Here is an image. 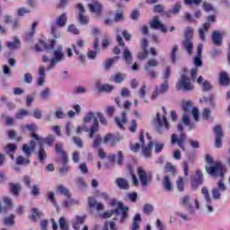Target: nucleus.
<instances>
[{"mask_svg":"<svg viewBox=\"0 0 230 230\" xmlns=\"http://www.w3.org/2000/svg\"><path fill=\"white\" fill-rule=\"evenodd\" d=\"M179 12H181V4L177 3L175 4L173 9L169 10L167 13L176 15V13H179Z\"/></svg>","mask_w":230,"mask_h":230,"instance_id":"774afa93","label":"nucleus"},{"mask_svg":"<svg viewBox=\"0 0 230 230\" xmlns=\"http://www.w3.org/2000/svg\"><path fill=\"white\" fill-rule=\"evenodd\" d=\"M176 186L178 191H184V179L182 177H179L176 181Z\"/></svg>","mask_w":230,"mask_h":230,"instance_id":"680f3d73","label":"nucleus"},{"mask_svg":"<svg viewBox=\"0 0 230 230\" xmlns=\"http://www.w3.org/2000/svg\"><path fill=\"white\" fill-rule=\"evenodd\" d=\"M31 137L33 139H35V141H37L39 146H40V149L38 151V159L40 163H42V161H45V159L48 158V154L46 153V150L44 149V146H42V139H40V137H39V135L33 133L31 135Z\"/></svg>","mask_w":230,"mask_h":230,"instance_id":"f8f14e48","label":"nucleus"},{"mask_svg":"<svg viewBox=\"0 0 230 230\" xmlns=\"http://www.w3.org/2000/svg\"><path fill=\"white\" fill-rule=\"evenodd\" d=\"M177 51H179V45H173L171 50V60L172 64L177 62Z\"/></svg>","mask_w":230,"mask_h":230,"instance_id":"09e8293b","label":"nucleus"},{"mask_svg":"<svg viewBox=\"0 0 230 230\" xmlns=\"http://www.w3.org/2000/svg\"><path fill=\"white\" fill-rule=\"evenodd\" d=\"M162 186H164L165 191H172L173 190V185L172 184L170 175L164 177V181L162 182Z\"/></svg>","mask_w":230,"mask_h":230,"instance_id":"7c9ffc66","label":"nucleus"},{"mask_svg":"<svg viewBox=\"0 0 230 230\" xmlns=\"http://www.w3.org/2000/svg\"><path fill=\"white\" fill-rule=\"evenodd\" d=\"M204 211L208 216L215 215V206H213V200L205 201Z\"/></svg>","mask_w":230,"mask_h":230,"instance_id":"473e14b6","label":"nucleus"},{"mask_svg":"<svg viewBox=\"0 0 230 230\" xmlns=\"http://www.w3.org/2000/svg\"><path fill=\"white\" fill-rule=\"evenodd\" d=\"M57 42L56 40H52L49 43H46L44 40H40L36 44V51H51L53 49L55 43Z\"/></svg>","mask_w":230,"mask_h":230,"instance_id":"a211bd4d","label":"nucleus"},{"mask_svg":"<svg viewBox=\"0 0 230 230\" xmlns=\"http://www.w3.org/2000/svg\"><path fill=\"white\" fill-rule=\"evenodd\" d=\"M116 184L120 190H128L130 188L128 181L125 178H117Z\"/></svg>","mask_w":230,"mask_h":230,"instance_id":"c9c22d12","label":"nucleus"},{"mask_svg":"<svg viewBox=\"0 0 230 230\" xmlns=\"http://www.w3.org/2000/svg\"><path fill=\"white\" fill-rule=\"evenodd\" d=\"M59 227L61 230H67L69 226L67 225V220L64 217L59 218Z\"/></svg>","mask_w":230,"mask_h":230,"instance_id":"0e129e2a","label":"nucleus"},{"mask_svg":"<svg viewBox=\"0 0 230 230\" xmlns=\"http://www.w3.org/2000/svg\"><path fill=\"white\" fill-rule=\"evenodd\" d=\"M149 24L150 28H152L153 30H161L163 33H166V27H164L161 21H159V16H154L153 20L149 22Z\"/></svg>","mask_w":230,"mask_h":230,"instance_id":"412c9836","label":"nucleus"},{"mask_svg":"<svg viewBox=\"0 0 230 230\" xmlns=\"http://www.w3.org/2000/svg\"><path fill=\"white\" fill-rule=\"evenodd\" d=\"M85 48V40H78L75 44H73V49L75 55L79 56L81 62L85 60V57L82 55L84 49Z\"/></svg>","mask_w":230,"mask_h":230,"instance_id":"ddd939ff","label":"nucleus"},{"mask_svg":"<svg viewBox=\"0 0 230 230\" xmlns=\"http://www.w3.org/2000/svg\"><path fill=\"white\" fill-rule=\"evenodd\" d=\"M162 111L164 112V116L161 117V114L159 113H156V118L155 119V122L157 123V125H159V127H164L165 128H168L169 126H168V120L166 119V108L165 107H163L162 108Z\"/></svg>","mask_w":230,"mask_h":230,"instance_id":"6ab92c4d","label":"nucleus"},{"mask_svg":"<svg viewBox=\"0 0 230 230\" xmlns=\"http://www.w3.org/2000/svg\"><path fill=\"white\" fill-rule=\"evenodd\" d=\"M93 49L95 50H89L87 53V57L91 60H94L98 53H100V39L99 38H95V41L93 43Z\"/></svg>","mask_w":230,"mask_h":230,"instance_id":"b1692460","label":"nucleus"},{"mask_svg":"<svg viewBox=\"0 0 230 230\" xmlns=\"http://www.w3.org/2000/svg\"><path fill=\"white\" fill-rule=\"evenodd\" d=\"M58 193H60L61 195H65V197H71V194L69 193V190H67V188L59 185L58 187Z\"/></svg>","mask_w":230,"mask_h":230,"instance_id":"052dcab7","label":"nucleus"},{"mask_svg":"<svg viewBox=\"0 0 230 230\" xmlns=\"http://www.w3.org/2000/svg\"><path fill=\"white\" fill-rule=\"evenodd\" d=\"M102 143H103V138L102 136H96L93 142V148H98V146H101Z\"/></svg>","mask_w":230,"mask_h":230,"instance_id":"13d9d810","label":"nucleus"},{"mask_svg":"<svg viewBox=\"0 0 230 230\" xmlns=\"http://www.w3.org/2000/svg\"><path fill=\"white\" fill-rule=\"evenodd\" d=\"M66 22H67V16H66V13H63L58 18L57 24L62 28L66 26Z\"/></svg>","mask_w":230,"mask_h":230,"instance_id":"864d4df0","label":"nucleus"},{"mask_svg":"<svg viewBox=\"0 0 230 230\" xmlns=\"http://www.w3.org/2000/svg\"><path fill=\"white\" fill-rule=\"evenodd\" d=\"M4 152L11 157V159H14L13 154L17 152V145L9 143L4 147Z\"/></svg>","mask_w":230,"mask_h":230,"instance_id":"393cba45","label":"nucleus"},{"mask_svg":"<svg viewBox=\"0 0 230 230\" xmlns=\"http://www.w3.org/2000/svg\"><path fill=\"white\" fill-rule=\"evenodd\" d=\"M124 20H125V14H124L123 11H121V10L116 11L115 17H114L113 21H115V22H119L120 21H124Z\"/></svg>","mask_w":230,"mask_h":230,"instance_id":"5fc2aeb1","label":"nucleus"},{"mask_svg":"<svg viewBox=\"0 0 230 230\" xmlns=\"http://www.w3.org/2000/svg\"><path fill=\"white\" fill-rule=\"evenodd\" d=\"M181 208L175 212V215L182 220H188V213H195L193 206L190 203V196L186 195L181 199Z\"/></svg>","mask_w":230,"mask_h":230,"instance_id":"39448f33","label":"nucleus"},{"mask_svg":"<svg viewBox=\"0 0 230 230\" xmlns=\"http://www.w3.org/2000/svg\"><path fill=\"white\" fill-rule=\"evenodd\" d=\"M95 118L97 120L99 119L101 125H103L104 127L108 125L107 119L103 113L100 111L95 112Z\"/></svg>","mask_w":230,"mask_h":230,"instance_id":"49530a36","label":"nucleus"},{"mask_svg":"<svg viewBox=\"0 0 230 230\" xmlns=\"http://www.w3.org/2000/svg\"><path fill=\"white\" fill-rule=\"evenodd\" d=\"M126 77L127 75L125 74L117 73L112 76V80L113 82H115V84H122V82H124Z\"/></svg>","mask_w":230,"mask_h":230,"instance_id":"79ce46f5","label":"nucleus"},{"mask_svg":"<svg viewBox=\"0 0 230 230\" xmlns=\"http://www.w3.org/2000/svg\"><path fill=\"white\" fill-rule=\"evenodd\" d=\"M52 58H49L48 56L42 57V62L44 64H49L47 66V71H51V69H55L57 67V64L59 62H63L66 58V55L64 54V49L62 45H58L57 48L53 47Z\"/></svg>","mask_w":230,"mask_h":230,"instance_id":"f03ea898","label":"nucleus"},{"mask_svg":"<svg viewBox=\"0 0 230 230\" xmlns=\"http://www.w3.org/2000/svg\"><path fill=\"white\" fill-rule=\"evenodd\" d=\"M227 190V186L224 184V178L217 182V186L211 190L212 200H220L222 193Z\"/></svg>","mask_w":230,"mask_h":230,"instance_id":"9b49d317","label":"nucleus"},{"mask_svg":"<svg viewBox=\"0 0 230 230\" xmlns=\"http://www.w3.org/2000/svg\"><path fill=\"white\" fill-rule=\"evenodd\" d=\"M115 123L118 128H123V126L127 123V111H122L121 117H115Z\"/></svg>","mask_w":230,"mask_h":230,"instance_id":"cd10ccee","label":"nucleus"},{"mask_svg":"<svg viewBox=\"0 0 230 230\" xmlns=\"http://www.w3.org/2000/svg\"><path fill=\"white\" fill-rule=\"evenodd\" d=\"M40 139H42V146L44 145V143H46V145H49V146H52L53 143L55 142V136L49 135L45 138H40Z\"/></svg>","mask_w":230,"mask_h":230,"instance_id":"3c124183","label":"nucleus"},{"mask_svg":"<svg viewBox=\"0 0 230 230\" xmlns=\"http://www.w3.org/2000/svg\"><path fill=\"white\" fill-rule=\"evenodd\" d=\"M11 193L14 195V197H19V191H21V185L19 184H11Z\"/></svg>","mask_w":230,"mask_h":230,"instance_id":"6e6d98bb","label":"nucleus"},{"mask_svg":"<svg viewBox=\"0 0 230 230\" xmlns=\"http://www.w3.org/2000/svg\"><path fill=\"white\" fill-rule=\"evenodd\" d=\"M165 172L167 173H171V175H173V173H175V166H173L171 163H167L165 164Z\"/></svg>","mask_w":230,"mask_h":230,"instance_id":"338daca9","label":"nucleus"},{"mask_svg":"<svg viewBox=\"0 0 230 230\" xmlns=\"http://www.w3.org/2000/svg\"><path fill=\"white\" fill-rule=\"evenodd\" d=\"M88 206L89 208H95L97 211H103L104 209L103 204L98 203L93 197L88 198Z\"/></svg>","mask_w":230,"mask_h":230,"instance_id":"c85d7f7f","label":"nucleus"},{"mask_svg":"<svg viewBox=\"0 0 230 230\" xmlns=\"http://www.w3.org/2000/svg\"><path fill=\"white\" fill-rule=\"evenodd\" d=\"M217 20L215 19V15H209L207 18L205 23L199 29V39L206 42V33L209 31L211 28V22H215Z\"/></svg>","mask_w":230,"mask_h":230,"instance_id":"1a4fd4ad","label":"nucleus"},{"mask_svg":"<svg viewBox=\"0 0 230 230\" xmlns=\"http://www.w3.org/2000/svg\"><path fill=\"white\" fill-rule=\"evenodd\" d=\"M119 57H114L113 58H110L107 60V62L104 65L105 69H109L110 67H112V65L118 60Z\"/></svg>","mask_w":230,"mask_h":230,"instance_id":"69168bd1","label":"nucleus"},{"mask_svg":"<svg viewBox=\"0 0 230 230\" xmlns=\"http://www.w3.org/2000/svg\"><path fill=\"white\" fill-rule=\"evenodd\" d=\"M184 40H193V28L187 27L184 34Z\"/></svg>","mask_w":230,"mask_h":230,"instance_id":"603ef678","label":"nucleus"},{"mask_svg":"<svg viewBox=\"0 0 230 230\" xmlns=\"http://www.w3.org/2000/svg\"><path fill=\"white\" fill-rule=\"evenodd\" d=\"M85 221V217H75V220L73 222V228L75 230H80V226Z\"/></svg>","mask_w":230,"mask_h":230,"instance_id":"58836bf2","label":"nucleus"},{"mask_svg":"<svg viewBox=\"0 0 230 230\" xmlns=\"http://www.w3.org/2000/svg\"><path fill=\"white\" fill-rule=\"evenodd\" d=\"M94 119H96V113L90 111L84 117V123L87 125V123H91V121H93V119L94 120Z\"/></svg>","mask_w":230,"mask_h":230,"instance_id":"a18cd8bd","label":"nucleus"},{"mask_svg":"<svg viewBox=\"0 0 230 230\" xmlns=\"http://www.w3.org/2000/svg\"><path fill=\"white\" fill-rule=\"evenodd\" d=\"M98 130H100V124L98 123V119H94L93 124L90 128V139H93V137H94V134L98 132Z\"/></svg>","mask_w":230,"mask_h":230,"instance_id":"e433bc0d","label":"nucleus"},{"mask_svg":"<svg viewBox=\"0 0 230 230\" xmlns=\"http://www.w3.org/2000/svg\"><path fill=\"white\" fill-rule=\"evenodd\" d=\"M38 85L40 87H42V85H44L45 82H46V68L43 66H40L39 67V71H38Z\"/></svg>","mask_w":230,"mask_h":230,"instance_id":"a878e982","label":"nucleus"},{"mask_svg":"<svg viewBox=\"0 0 230 230\" xmlns=\"http://www.w3.org/2000/svg\"><path fill=\"white\" fill-rule=\"evenodd\" d=\"M187 137L184 134H181L179 137L177 136V134H172L171 136V143L172 145H175L177 144L178 146H180V148L181 150H186V147L184 146V141H186Z\"/></svg>","mask_w":230,"mask_h":230,"instance_id":"dca6fc26","label":"nucleus"},{"mask_svg":"<svg viewBox=\"0 0 230 230\" xmlns=\"http://www.w3.org/2000/svg\"><path fill=\"white\" fill-rule=\"evenodd\" d=\"M35 141L31 140L29 145L25 144L22 146V150L23 154H25L26 157L23 155H18L15 159V164L16 166L13 167V170L15 172H19V166H28L31 161L30 160V157H31V154L35 152Z\"/></svg>","mask_w":230,"mask_h":230,"instance_id":"f257e3e1","label":"nucleus"},{"mask_svg":"<svg viewBox=\"0 0 230 230\" xmlns=\"http://www.w3.org/2000/svg\"><path fill=\"white\" fill-rule=\"evenodd\" d=\"M51 96V89L49 87H45L40 93V98L41 100H48Z\"/></svg>","mask_w":230,"mask_h":230,"instance_id":"c03bdc74","label":"nucleus"},{"mask_svg":"<svg viewBox=\"0 0 230 230\" xmlns=\"http://www.w3.org/2000/svg\"><path fill=\"white\" fill-rule=\"evenodd\" d=\"M111 206L112 208H115L114 209V220H119L120 224L123 223L128 217V207H123V203L113 199L111 203Z\"/></svg>","mask_w":230,"mask_h":230,"instance_id":"423d86ee","label":"nucleus"},{"mask_svg":"<svg viewBox=\"0 0 230 230\" xmlns=\"http://www.w3.org/2000/svg\"><path fill=\"white\" fill-rule=\"evenodd\" d=\"M205 161L208 165H206L205 170L208 175L212 177H220L224 179V164L221 162H215L211 155H206Z\"/></svg>","mask_w":230,"mask_h":230,"instance_id":"7ed1b4c3","label":"nucleus"},{"mask_svg":"<svg viewBox=\"0 0 230 230\" xmlns=\"http://www.w3.org/2000/svg\"><path fill=\"white\" fill-rule=\"evenodd\" d=\"M198 178H194L191 181V185L193 190H197L200 184H202L203 178H202V172H197Z\"/></svg>","mask_w":230,"mask_h":230,"instance_id":"72a5a7b5","label":"nucleus"},{"mask_svg":"<svg viewBox=\"0 0 230 230\" xmlns=\"http://www.w3.org/2000/svg\"><path fill=\"white\" fill-rule=\"evenodd\" d=\"M197 83L199 84V85H201L202 91L208 92V91H211V89H213V86L211 85V84L209 82L204 80V77H202V75H199L198 77Z\"/></svg>","mask_w":230,"mask_h":230,"instance_id":"bb28decb","label":"nucleus"},{"mask_svg":"<svg viewBox=\"0 0 230 230\" xmlns=\"http://www.w3.org/2000/svg\"><path fill=\"white\" fill-rule=\"evenodd\" d=\"M137 175H138V179L140 181V183L142 184V186H148V181H150V179H152L153 175L152 172H149L148 174H146V172L145 171V169L143 167H138L137 168Z\"/></svg>","mask_w":230,"mask_h":230,"instance_id":"4468645a","label":"nucleus"},{"mask_svg":"<svg viewBox=\"0 0 230 230\" xmlns=\"http://www.w3.org/2000/svg\"><path fill=\"white\" fill-rule=\"evenodd\" d=\"M219 83L221 84V85H229V75H227V73H220Z\"/></svg>","mask_w":230,"mask_h":230,"instance_id":"ea45409f","label":"nucleus"},{"mask_svg":"<svg viewBox=\"0 0 230 230\" xmlns=\"http://www.w3.org/2000/svg\"><path fill=\"white\" fill-rule=\"evenodd\" d=\"M55 150L57 154H58L62 164H64L62 167L58 169L59 173L62 175H66V173L69 172V166L66 165L69 163V158L67 157V153L64 151V146L62 144L58 143L55 146Z\"/></svg>","mask_w":230,"mask_h":230,"instance_id":"0eeeda50","label":"nucleus"},{"mask_svg":"<svg viewBox=\"0 0 230 230\" xmlns=\"http://www.w3.org/2000/svg\"><path fill=\"white\" fill-rule=\"evenodd\" d=\"M201 193L205 199V202H211V200H213L211 194H209V190H208L207 187L201 189Z\"/></svg>","mask_w":230,"mask_h":230,"instance_id":"8fccbe9b","label":"nucleus"},{"mask_svg":"<svg viewBox=\"0 0 230 230\" xmlns=\"http://www.w3.org/2000/svg\"><path fill=\"white\" fill-rule=\"evenodd\" d=\"M123 56L127 64H132V52L128 48L124 49Z\"/></svg>","mask_w":230,"mask_h":230,"instance_id":"de8ad7c7","label":"nucleus"},{"mask_svg":"<svg viewBox=\"0 0 230 230\" xmlns=\"http://www.w3.org/2000/svg\"><path fill=\"white\" fill-rule=\"evenodd\" d=\"M110 159L116 163L117 164H123V152L118 151L117 155H111Z\"/></svg>","mask_w":230,"mask_h":230,"instance_id":"2f4dec72","label":"nucleus"},{"mask_svg":"<svg viewBox=\"0 0 230 230\" xmlns=\"http://www.w3.org/2000/svg\"><path fill=\"white\" fill-rule=\"evenodd\" d=\"M140 145L142 147V154L146 159L152 157V149L154 148V142L150 140L146 146H145V136L143 133L139 137Z\"/></svg>","mask_w":230,"mask_h":230,"instance_id":"9d476101","label":"nucleus"},{"mask_svg":"<svg viewBox=\"0 0 230 230\" xmlns=\"http://www.w3.org/2000/svg\"><path fill=\"white\" fill-rule=\"evenodd\" d=\"M47 199L49 200L54 206H57V198L55 197V192L49 191L47 193Z\"/></svg>","mask_w":230,"mask_h":230,"instance_id":"e2e57ef3","label":"nucleus"},{"mask_svg":"<svg viewBox=\"0 0 230 230\" xmlns=\"http://www.w3.org/2000/svg\"><path fill=\"white\" fill-rule=\"evenodd\" d=\"M214 132L216 136L215 146L216 148H220L222 146V139H224L225 137L224 130H222V126H215Z\"/></svg>","mask_w":230,"mask_h":230,"instance_id":"2eb2a0df","label":"nucleus"},{"mask_svg":"<svg viewBox=\"0 0 230 230\" xmlns=\"http://www.w3.org/2000/svg\"><path fill=\"white\" fill-rule=\"evenodd\" d=\"M6 46L10 49H17L21 46V40L14 39L13 41H7Z\"/></svg>","mask_w":230,"mask_h":230,"instance_id":"37998d69","label":"nucleus"},{"mask_svg":"<svg viewBox=\"0 0 230 230\" xmlns=\"http://www.w3.org/2000/svg\"><path fill=\"white\" fill-rule=\"evenodd\" d=\"M141 222V215L140 214H136L133 219L132 230H139V223Z\"/></svg>","mask_w":230,"mask_h":230,"instance_id":"a19ab883","label":"nucleus"},{"mask_svg":"<svg viewBox=\"0 0 230 230\" xmlns=\"http://www.w3.org/2000/svg\"><path fill=\"white\" fill-rule=\"evenodd\" d=\"M181 46L188 55H193V40H184Z\"/></svg>","mask_w":230,"mask_h":230,"instance_id":"c756f323","label":"nucleus"},{"mask_svg":"<svg viewBox=\"0 0 230 230\" xmlns=\"http://www.w3.org/2000/svg\"><path fill=\"white\" fill-rule=\"evenodd\" d=\"M159 61L155 58H150L144 66L146 71H150L152 67H157Z\"/></svg>","mask_w":230,"mask_h":230,"instance_id":"4c0bfd02","label":"nucleus"},{"mask_svg":"<svg viewBox=\"0 0 230 230\" xmlns=\"http://www.w3.org/2000/svg\"><path fill=\"white\" fill-rule=\"evenodd\" d=\"M212 41L215 46H222V34L218 31L213 32Z\"/></svg>","mask_w":230,"mask_h":230,"instance_id":"f704fd0d","label":"nucleus"},{"mask_svg":"<svg viewBox=\"0 0 230 230\" xmlns=\"http://www.w3.org/2000/svg\"><path fill=\"white\" fill-rule=\"evenodd\" d=\"M176 89L178 91H185L186 93H189L195 89V85L191 83V79L188 77V75L182 74L176 84Z\"/></svg>","mask_w":230,"mask_h":230,"instance_id":"6e6552de","label":"nucleus"},{"mask_svg":"<svg viewBox=\"0 0 230 230\" xmlns=\"http://www.w3.org/2000/svg\"><path fill=\"white\" fill-rule=\"evenodd\" d=\"M121 139H123V137H116L111 133H108L103 137V143L104 145H110V146H115Z\"/></svg>","mask_w":230,"mask_h":230,"instance_id":"f3484780","label":"nucleus"},{"mask_svg":"<svg viewBox=\"0 0 230 230\" xmlns=\"http://www.w3.org/2000/svg\"><path fill=\"white\" fill-rule=\"evenodd\" d=\"M183 111L182 123H184L186 127H190V129H191L193 128V126H191V122L190 121V114L193 116L194 121H199V116H200L199 109L193 108L191 102L188 101L183 104Z\"/></svg>","mask_w":230,"mask_h":230,"instance_id":"20e7f679","label":"nucleus"},{"mask_svg":"<svg viewBox=\"0 0 230 230\" xmlns=\"http://www.w3.org/2000/svg\"><path fill=\"white\" fill-rule=\"evenodd\" d=\"M204 103H208V105H211V107H215V97L212 95H209L208 97H203L201 100Z\"/></svg>","mask_w":230,"mask_h":230,"instance_id":"4d7b16f0","label":"nucleus"},{"mask_svg":"<svg viewBox=\"0 0 230 230\" xmlns=\"http://www.w3.org/2000/svg\"><path fill=\"white\" fill-rule=\"evenodd\" d=\"M77 10H78V21L80 24H89V17L84 15L85 13V7L82 4H77Z\"/></svg>","mask_w":230,"mask_h":230,"instance_id":"aec40b11","label":"nucleus"},{"mask_svg":"<svg viewBox=\"0 0 230 230\" xmlns=\"http://www.w3.org/2000/svg\"><path fill=\"white\" fill-rule=\"evenodd\" d=\"M14 218H15V216H13V215L5 217L4 221V226H14L15 225Z\"/></svg>","mask_w":230,"mask_h":230,"instance_id":"bf43d9fd","label":"nucleus"},{"mask_svg":"<svg viewBox=\"0 0 230 230\" xmlns=\"http://www.w3.org/2000/svg\"><path fill=\"white\" fill-rule=\"evenodd\" d=\"M168 80H165L164 84H162L160 86H156L155 89V92L153 93L152 98L155 99L156 96H159V94H164V93L168 92Z\"/></svg>","mask_w":230,"mask_h":230,"instance_id":"5701e85b","label":"nucleus"},{"mask_svg":"<svg viewBox=\"0 0 230 230\" xmlns=\"http://www.w3.org/2000/svg\"><path fill=\"white\" fill-rule=\"evenodd\" d=\"M90 12L95 14L96 19L102 17V4L98 2H93L88 4Z\"/></svg>","mask_w":230,"mask_h":230,"instance_id":"4be33fe9","label":"nucleus"}]
</instances>
